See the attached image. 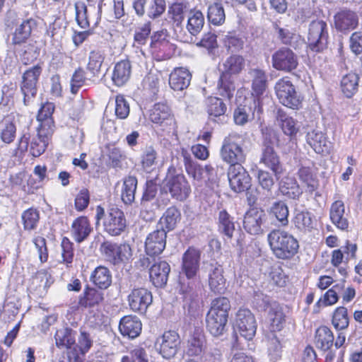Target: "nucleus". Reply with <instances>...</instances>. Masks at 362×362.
Returning <instances> with one entry per match:
<instances>
[{"label":"nucleus","mask_w":362,"mask_h":362,"mask_svg":"<svg viewBox=\"0 0 362 362\" xmlns=\"http://www.w3.org/2000/svg\"><path fill=\"white\" fill-rule=\"evenodd\" d=\"M191 78V74L187 69L176 68L170 74V86L174 90H182L189 86Z\"/></svg>","instance_id":"c85d7f7f"},{"label":"nucleus","mask_w":362,"mask_h":362,"mask_svg":"<svg viewBox=\"0 0 362 362\" xmlns=\"http://www.w3.org/2000/svg\"><path fill=\"white\" fill-rule=\"evenodd\" d=\"M218 91L221 95L230 99L235 91V85L230 79V76L221 74L218 83Z\"/></svg>","instance_id":"bf43d9fd"},{"label":"nucleus","mask_w":362,"mask_h":362,"mask_svg":"<svg viewBox=\"0 0 362 362\" xmlns=\"http://www.w3.org/2000/svg\"><path fill=\"white\" fill-rule=\"evenodd\" d=\"M248 76L252 83V95L257 98V100H254L255 110L252 112L254 115L255 111L257 114L261 112L259 98L263 95L267 88V76L264 71L257 68L250 69Z\"/></svg>","instance_id":"f8f14e48"},{"label":"nucleus","mask_w":362,"mask_h":362,"mask_svg":"<svg viewBox=\"0 0 362 362\" xmlns=\"http://www.w3.org/2000/svg\"><path fill=\"white\" fill-rule=\"evenodd\" d=\"M188 10L187 4L182 1H176L170 4L168 10V18L179 27L182 23Z\"/></svg>","instance_id":"37998d69"},{"label":"nucleus","mask_w":362,"mask_h":362,"mask_svg":"<svg viewBox=\"0 0 362 362\" xmlns=\"http://www.w3.org/2000/svg\"><path fill=\"white\" fill-rule=\"evenodd\" d=\"M275 90L277 98L284 105L292 109L300 107L303 98L288 78L279 80L275 85Z\"/></svg>","instance_id":"0eeeda50"},{"label":"nucleus","mask_w":362,"mask_h":362,"mask_svg":"<svg viewBox=\"0 0 362 362\" xmlns=\"http://www.w3.org/2000/svg\"><path fill=\"white\" fill-rule=\"evenodd\" d=\"M306 140L317 153L325 154L329 152L330 142L327 141L325 135L321 131L313 129L308 132Z\"/></svg>","instance_id":"bb28decb"},{"label":"nucleus","mask_w":362,"mask_h":362,"mask_svg":"<svg viewBox=\"0 0 362 362\" xmlns=\"http://www.w3.org/2000/svg\"><path fill=\"white\" fill-rule=\"evenodd\" d=\"M92 230L87 217L80 216L72 223L71 233L74 240L80 243L89 236Z\"/></svg>","instance_id":"c756f323"},{"label":"nucleus","mask_w":362,"mask_h":362,"mask_svg":"<svg viewBox=\"0 0 362 362\" xmlns=\"http://www.w3.org/2000/svg\"><path fill=\"white\" fill-rule=\"evenodd\" d=\"M272 64L277 70L289 72L297 67L298 57L291 49H281L273 54Z\"/></svg>","instance_id":"aec40b11"},{"label":"nucleus","mask_w":362,"mask_h":362,"mask_svg":"<svg viewBox=\"0 0 362 362\" xmlns=\"http://www.w3.org/2000/svg\"><path fill=\"white\" fill-rule=\"evenodd\" d=\"M141 327V322L137 317L127 315L121 319L119 329L123 336L134 339L140 334Z\"/></svg>","instance_id":"cd10ccee"},{"label":"nucleus","mask_w":362,"mask_h":362,"mask_svg":"<svg viewBox=\"0 0 362 362\" xmlns=\"http://www.w3.org/2000/svg\"><path fill=\"white\" fill-rule=\"evenodd\" d=\"M152 301L151 292L145 288H134L128 296L129 305L134 312L146 313Z\"/></svg>","instance_id":"f3484780"},{"label":"nucleus","mask_w":362,"mask_h":362,"mask_svg":"<svg viewBox=\"0 0 362 362\" xmlns=\"http://www.w3.org/2000/svg\"><path fill=\"white\" fill-rule=\"evenodd\" d=\"M121 362H148L146 350L140 346H136L122 356Z\"/></svg>","instance_id":"0e129e2a"},{"label":"nucleus","mask_w":362,"mask_h":362,"mask_svg":"<svg viewBox=\"0 0 362 362\" xmlns=\"http://www.w3.org/2000/svg\"><path fill=\"white\" fill-rule=\"evenodd\" d=\"M100 250L107 261L116 265L129 261L132 256V250L129 244L117 245L105 242L100 246Z\"/></svg>","instance_id":"9d476101"},{"label":"nucleus","mask_w":362,"mask_h":362,"mask_svg":"<svg viewBox=\"0 0 362 362\" xmlns=\"http://www.w3.org/2000/svg\"><path fill=\"white\" fill-rule=\"evenodd\" d=\"M163 189L169 192L172 198L177 201H185L191 193V187L182 174H171L169 173L164 181Z\"/></svg>","instance_id":"423d86ee"},{"label":"nucleus","mask_w":362,"mask_h":362,"mask_svg":"<svg viewBox=\"0 0 362 362\" xmlns=\"http://www.w3.org/2000/svg\"><path fill=\"white\" fill-rule=\"evenodd\" d=\"M42 68L40 64L27 69L22 76L21 91L23 95V103L28 105L34 98L37 91V83L42 74Z\"/></svg>","instance_id":"1a4fd4ad"},{"label":"nucleus","mask_w":362,"mask_h":362,"mask_svg":"<svg viewBox=\"0 0 362 362\" xmlns=\"http://www.w3.org/2000/svg\"><path fill=\"white\" fill-rule=\"evenodd\" d=\"M267 241L274 255L279 259H286L298 252V240L287 231L274 229L267 235Z\"/></svg>","instance_id":"f03ea898"},{"label":"nucleus","mask_w":362,"mask_h":362,"mask_svg":"<svg viewBox=\"0 0 362 362\" xmlns=\"http://www.w3.org/2000/svg\"><path fill=\"white\" fill-rule=\"evenodd\" d=\"M235 327L240 334L247 340H251L257 331V322L254 315L248 309H240L235 320Z\"/></svg>","instance_id":"9b49d317"},{"label":"nucleus","mask_w":362,"mask_h":362,"mask_svg":"<svg viewBox=\"0 0 362 362\" xmlns=\"http://www.w3.org/2000/svg\"><path fill=\"white\" fill-rule=\"evenodd\" d=\"M358 23L357 14L348 9H343L334 16V25L340 31H347L356 28Z\"/></svg>","instance_id":"b1692460"},{"label":"nucleus","mask_w":362,"mask_h":362,"mask_svg":"<svg viewBox=\"0 0 362 362\" xmlns=\"http://www.w3.org/2000/svg\"><path fill=\"white\" fill-rule=\"evenodd\" d=\"M37 26L36 21L33 18L24 20L18 25L13 33V42L21 44L24 42L31 35L33 29Z\"/></svg>","instance_id":"c9c22d12"},{"label":"nucleus","mask_w":362,"mask_h":362,"mask_svg":"<svg viewBox=\"0 0 362 362\" xmlns=\"http://www.w3.org/2000/svg\"><path fill=\"white\" fill-rule=\"evenodd\" d=\"M279 190L281 194L293 199H298L302 194V190L295 178L291 177H284L279 184Z\"/></svg>","instance_id":"4c0bfd02"},{"label":"nucleus","mask_w":362,"mask_h":362,"mask_svg":"<svg viewBox=\"0 0 362 362\" xmlns=\"http://www.w3.org/2000/svg\"><path fill=\"white\" fill-rule=\"evenodd\" d=\"M132 73V65L129 60L117 62L114 68L112 79L117 86L124 85L129 79Z\"/></svg>","instance_id":"72a5a7b5"},{"label":"nucleus","mask_w":362,"mask_h":362,"mask_svg":"<svg viewBox=\"0 0 362 362\" xmlns=\"http://www.w3.org/2000/svg\"><path fill=\"white\" fill-rule=\"evenodd\" d=\"M54 338L56 345L59 348H70L75 344V332L67 327L58 329Z\"/></svg>","instance_id":"5fc2aeb1"},{"label":"nucleus","mask_w":362,"mask_h":362,"mask_svg":"<svg viewBox=\"0 0 362 362\" xmlns=\"http://www.w3.org/2000/svg\"><path fill=\"white\" fill-rule=\"evenodd\" d=\"M185 169L187 175L197 181L202 180L204 177L203 168L196 161L193 160L187 151H182Z\"/></svg>","instance_id":"ea45409f"},{"label":"nucleus","mask_w":362,"mask_h":362,"mask_svg":"<svg viewBox=\"0 0 362 362\" xmlns=\"http://www.w3.org/2000/svg\"><path fill=\"white\" fill-rule=\"evenodd\" d=\"M270 212L281 223V226H285L288 224V209L284 202H274L271 207Z\"/></svg>","instance_id":"052dcab7"},{"label":"nucleus","mask_w":362,"mask_h":362,"mask_svg":"<svg viewBox=\"0 0 362 362\" xmlns=\"http://www.w3.org/2000/svg\"><path fill=\"white\" fill-rule=\"evenodd\" d=\"M54 110V105L52 103H45L38 112L37 120L40 122V128L42 131L47 130L49 132H54V120L52 114Z\"/></svg>","instance_id":"f704fd0d"},{"label":"nucleus","mask_w":362,"mask_h":362,"mask_svg":"<svg viewBox=\"0 0 362 362\" xmlns=\"http://www.w3.org/2000/svg\"><path fill=\"white\" fill-rule=\"evenodd\" d=\"M206 347L204 331L196 327L188 338L186 353L190 356H199L204 353Z\"/></svg>","instance_id":"5701e85b"},{"label":"nucleus","mask_w":362,"mask_h":362,"mask_svg":"<svg viewBox=\"0 0 362 362\" xmlns=\"http://www.w3.org/2000/svg\"><path fill=\"white\" fill-rule=\"evenodd\" d=\"M344 288V283L341 282L334 285L332 288L329 289L324 295L323 298H320L317 305H332L336 303L338 300V293L342 291Z\"/></svg>","instance_id":"680f3d73"},{"label":"nucleus","mask_w":362,"mask_h":362,"mask_svg":"<svg viewBox=\"0 0 362 362\" xmlns=\"http://www.w3.org/2000/svg\"><path fill=\"white\" fill-rule=\"evenodd\" d=\"M227 321L228 318L208 313L206 318L207 329L214 337L221 336L224 332Z\"/></svg>","instance_id":"a18cd8bd"},{"label":"nucleus","mask_w":362,"mask_h":362,"mask_svg":"<svg viewBox=\"0 0 362 362\" xmlns=\"http://www.w3.org/2000/svg\"><path fill=\"white\" fill-rule=\"evenodd\" d=\"M209 21L214 25H222L226 19L224 9L219 3H214L208 8Z\"/></svg>","instance_id":"4d7b16f0"},{"label":"nucleus","mask_w":362,"mask_h":362,"mask_svg":"<svg viewBox=\"0 0 362 362\" xmlns=\"http://www.w3.org/2000/svg\"><path fill=\"white\" fill-rule=\"evenodd\" d=\"M295 227L303 233L310 232L315 227V216L307 210L296 211L293 220Z\"/></svg>","instance_id":"2f4dec72"},{"label":"nucleus","mask_w":362,"mask_h":362,"mask_svg":"<svg viewBox=\"0 0 362 362\" xmlns=\"http://www.w3.org/2000/svg\"><path fill=\"white\" fill-rule=\"evenodd\" d=\"M180 212L176 207H169L160 218V225L168 231L172 230L180 221Z\"/></svg>","instance_id":"de8ad7c7"},{"label":"nucleus","mask_w":362,"mask_h":362,"mask_svg":"<svg viewBox=\"0 0 362 362\" xmlns=\"http://www.w3.org/2000/svg\"><path fill=\"white\" fill-rule=\"evenodd\" d=\"M129 104L124 97L119 95L115 98V115L117 118L124 119L129 115Z\"/></svg>","instance_id":"774afa93"},{"label":"nucleus","mask_w":362,"mask_h":362,"mask_svg":"<svg viewBox=\"0 0 362 362\" xmlns=\"http://www.w3.org/2000/svg\"><path fill=\"white\" fill-rule=\"evenodd\" d=\"M65 34V27L62 26L59 20L49 25L46 33V40L49 41L51 45L59 51L62 47V40Z\"/></svg>","instance_id":"473e14b6"},{"label":"nucleus","mask_w":362,"mask_h":362,"mask_svg":"<svg viewBox=\"0 0 362 362\" xmlns=\"http://www.w3.org/2000/svg\"><path fill=\"white\" fill-rule=\"evenodd\" d=\"M151 31V26L150 22H146L143 25L139 26L134 33V46L139 47L146 43L148 40L149 35Z\"/></svg>","instance_id":"69168bd1"},{"label":"nucleus","mask_w":362,"mask_h":362,"mask_svg":"<svg viewBox=\"0 0 362 362\" xmlns=\"http://www.w3.org/2000/svg\"><path fill=\"white\" fill-rule=\"evenodd\" d=\"M201 259V252L194 247H189L182 255V273L188 279H194L199 270Z\"/></svg>","instance_id":"a211bd4d"},{"label":"nucleus","mask_w":362,"mask_h":362,"mask_svg":"<svg viewBox=\"0 0 362 362\" xmlns=\"http://www.w3.org/2000/svg\"><path fill=\"white\" fill-rule=\"evenodd\" d=\"M329 216L332 223L337 228L342 230L348 228L349 222L345 215V207L342 201L337 200L332 204Z\"/></svg>","instance_id":"7c9ffc66"},{"label":"nucleus","mask_w":362,"mask_h":362,"mask_svg":"<svg viewBox=\"0 0 362 362\" xmlns=\"http://www.w3.org/2000/svg\"><path fill=\"white\" fill-rule=\"evenodd\" d=\"M90 280L100 289H106L111 285L112 275L107 267L100 266L93 271Z\"/></svg>","instance_id":"79ce46f5"},{"label":"nucleus","mask_w":362,"mask_h":362,"mask_svg":"<svg viewBox=\"0 0 362 362\" xmlns=\"http://www.w3.org/2000/svg\"><path fill=\"white\" fill-rule=\"evenodd\" d=\"M170 267L165 261L155 262L149 271L150 279L156 287H162L167 283Z\"/></svg>","instance_id":"a878e982"},{"label":"nucleus","mask_w":362,"mask_h":362,"mask_svg":"<svg viewBox=\"0 0 362 362\" xmlns=\"http://www.w3.org/2000/svg\"><path fill=\"white\" fill-rule=\"evenodd\" d=\"M260 163L270 169L278 180L283 173L279 157L272 146L270 140L266 137L263 142L262 153L259 160Z\"/></svg>","instance_id":"4468645a"},{"label":"nucleus","mask_w":362,"mask_h":362,"mask_svg":"<svg viewBox=\"0 0 362 362\" xmlns=\"http://www.w3.org/2000/svg\"><path fill=\"white\" fill-rule=\"evenodd\" d=\"M264 308L269 307L264 329V334L268 342L269 355L273 361L281 356V346L276 332L283 329L286 323V316L281 307L276 303H270L267 296L262 298Z\"/></svg>","instance_id":"f257e3e1"},{"label":"nucleus","mask_w":362,"mask_h":362,"mask_svg":"<svg viewBox=\"0 0 362 362\" xmlns=\"http://www.w3.org/2000/svg\"><path fill=\"white\" fill-rule=\"evenodd\" d=\"M332 324L337 329H343L349 325L347 310L344 307H339L336 309L332 317Z\"/></svg>","instance_id":"338daca9"},{"label":"nucleus","mask_w":362,"mask_h":362,"mask_svg":"<svg viewBox=\"0 0 362 362\" xmlns=\"http://www.w3.org/2000/svg\"><path fill=\"white\" fill-rule=\"evenodd\" d=\"M95 210L97 222H99L102 218L103 219L104 230L109 235L117 236L124 231L127 227V220L124 212L121 209L117 207H111L105 213L102 206H98Z\"/></svg>","instance_id":"7ed1b4c3"},{"label":"nucleus","mask_w":362,"mask_h":362,"mask_svg":"<svg viewBox=\"0 0 362 362\" xmlns=\"http://www.w3.org/2000/svg\"><path fill=\"white\" fill-rule=\"evenodd\" d=\"M308 41L309 47L314 52H320L327 47L328 42V28L325 21H313L308 29Z\"/></svg>","instance_id":"6e6552de"},{"label":"nucleus","mask_w":362,"mask_h":362,"mask_svg":"<svg viewBox=\"0 0 362 362\" xmlns=\"http://www.w3.org/2000/svg\"><path fill=\"white\" fill-rule=\"evenodd\" d=\"M358 79V76L355 73H349L342 78L341 90L347 98H351L357 91Z\"/></svg>","instance_id":"6e6d98bb"},{"label":"nucleus","mask_w":362,"mask_h":362,"mask_svg":"<svg viewBox=\"0 0 362 362\" xmlns=\"http://www.w3.org/2000/svg\"><path fill=\"white\" fill-rule=\"evenodd\" d=\"M18 115L11 113L6 115L0 122V138L5 144L13 142L16 136Z\"/></svg>","instance_id":"393cba45"},{"label":"nucleus","mask_w":362,"mask_h":362,"mask_svg":"<svg viewBox=\"0 0 362 362\" xmlns=\"http://www.w3.org/2000/svg\"><path fill=\"white\" fill-rule=\"evenodd\" d=\"M245 62L240 55H232L228 57L222 65V74L229 76L239 74L245 68Z\"/></svg>","instance_id":"58836bf2"},{"label":"nucleus","mask_w":362,"mask_h":362,"mask_svg":"<svg viewBox=\"0 0 362 362\" xmlns=\"http://www.w3.org/2000/svg\"><path fill=\"white\" fill-rule=\"evenodd\" d=\"M205 270L210 290L214 293H223L226 290V279L222 265L217 262H211L205 267Z\"/></svg>","instance_id":"2eb2a0df"},{"label":"nucleus","mask_w":362,"mask_h":362,"mask_svg":"<svg viewBox=\"0 0 362 362\" xmlns=\"http://www.w3.org/2000/svg\"><path fill=\"white\" fill-rule=\"evenodd\" d=\"M204 24V17L198 10L191 11L188 16L187 29L191 35H197L202 30Z\"/></svg>","instance_id":"8fccbe9b"},{"label":"nucleus","mask_w":362,"mask_h":362,"mask_svg":"<svg viewBox=\"0 0 362 362\" xmlns=\"http://www.w3.org/2000/svg\"><path fill=\"white\" fill-rule=\"evenodd\" d=\"M230 309L229 300L226 297H218L212 300L208 313L214 314L217 317L228 318Z\"/></svg>","instance_id":"864d4df0"},{"label":"nucleus","mask_w":362,"mask_h":362,"mask_svg":"<svg viewBox=\"0 0 362 362\" xmlns=\"http://www.w3.org/2000/svg\"><path fill=\"white\" fill-rule=\"evenodd\" d=\"M333 342L334 335L327 327L322 326L317 329L315 344L318 349L322 351H327L332 347Z\"/></svg>","instance_id":"a19ab883"},{"label":"nucleus","mask_w":362,"mask_h":362,"mask_svg":"<svg viewBox=\"0 0 362 362\" xmlns=\"http://www.w3.org/2000/svg\"><path fill=\"white\" fill-rule=\"evenodd\" d=\"M23 228L25 230H35L40 219L39 211L33 208H30L22 214L21 216Z\"/></svg>","instance_id":"13d9d810"},{"label":"nucleus","mask_w":362,"mask_h":362,"mask_svg":"<svg viewBox=\"0 0 362 362\" xmlns=\"http://www.w3.org/2000/svg\"><path fill=\"white\" fill-rule=\"evenodd\" d=\"M137 179L134 176H128L124 180L121 197L125 204H131L135 199Z\"/></svg>","instance_id":"49530a36"},{"label":"nucleus","mask_w":362,"mask_h":362,"mask_svg":"<svg viewBox=\"0 0 362 362\" xmlns=\"http://www.w3.org/2000/svg\"><path fill=\"white\" fill-rule=\"evenodd\" d=\"M167 232L164 228L149 233L145 241V251L149 256L159 255L166 245Z\"/></svg>","instance_id":"412c9836"},{"label":"nucleus","mask_w":362,"mask_h":362,"mask_svg":"<svg viewBox=\"0 0 362 362\" xmlns=\"http://www.w3.org/2000/svg\"><path fill=\"white\" fill-rule=\"evenodd\" d=\"M84 1H78L75 3L76 19L78 25L81 28H88L90 27L92 21V13H97L93 9L88 8Z\"/></svg>","instance_id":"e433bc0d"},{"label":"nucleus","mask_w":362,"mask_h":362,"mask_svg":"<svg viewBox=\"0 0 362 362\" xmlns=\"http://www.w3.org/2000/svg\"><path fill=\"white\" fill-rule=\"evenodd\" d=\"M218 230L228 238H231L235 230L234 218L225 209L219 211L218 218Z\"/></svg>","instance_id":"c03bdc74"},{"label":"nucleus","mask_w":362,"mask_h":362,"mask_svg":"<svg viewBox=\"0 0 362 362\" xmlns=\"http://www.w3.org/2000/svg\"><path fill=\"white\" fill-rule=\"evenodd\" d=\"M298 176L308 192L313 193L317 189V180L310 167H300L298 171Z\"/></svg>","instance_id":"3c124183"},{"label":"nucleus","mask_w":362,"mask_h":362,"mask_svg":"<svg viewBox=\"0 0 362 362\" xmlns=\"http://www.w3.org/2000/svg\"><path fill=\"white\" fill-rule=\"evenodd\" d=\"M149 119L153 123L162 127L163 129L174 124L170 108L163 103H158L153 105L150 110Z\"/></svg>","instance_id":"4be33fe9"},{"label":"nucleus","mask_w":362,"mask_h":362,"mask_svg":"<svg viewBox=\"0 0 362 362\" xmlns=\"http://www.w3.org/2000/svg\"><path fill=\"white\" fill-rule=\"evenodd\" d=\"M231 189L235 192H241L250 187V177L241 164L230 166L228 173Z\"/></svg>","instance_id":"dca6fc26"},{"label":"nucleus","mask_w":362,"mask_h":362,"mask_svg":"<svg viewBox=\"0 0 362 362\" xmlns=\"http://www.w3.org/2000/svg\"><path fill=\"white\" fill-rule=\"evenodd\" d=\"M266 221V214L262 209L252 208L248 210L243 220L245 230L251 235H259L263 233L262 224Z\"/></svg>","instance_id":"6ab92c4d"},{"label":"nucleus","mask_w":362,"mask_h":362,"mask_svg":"<svg viewBox=\"0 0 362 362\" xmlns=\"http://www.w3.org/2000/svg\"><path fill=\"white\" fill-rule=\"evenodd\" d=\"M244 141L242 136L237 133H231L223 141L220 151L221 159L230 164H241L245 160L246 153L243 148Z\"/></svg>","instance_id":"20e7f679"},{"label":"nucleus","mask_w":362,"mask_h":362,"mask_svg":"<svg viewBox=\"0 0 362 362\" xmlns=\"http://www.w3.org/2000/svg\"><path fill=\"white\" fill-rule=\"evenodd\" d=\"M226 105L221 99L216 97H210L207 100V112L210 116L219 117L224 115Z\"/></svg>","instance_id":"e2e57ef3"},{"label":"nucleus","mask_w":362,"mask_h":362,"mask_svg":"<svg viewBox=\"0 0 362 362\" xmlns=\"http://www.w3.org/2000/svg\"><path fill=\"white\" fill-rule=\"evenodd\" d=\"M278 120L284 133L290 136H295L299 130L300 126L298 122L292 117L281 112H279Z\"/></svg>","instance_id":"603ef678"},{"label":"nucleus","mask_w":362,"mask_h":362,"mask_svg":"<svg viewBox=\"0 0 362 362\" xmlns=\"http://www.w3.org/2000/svg\"><path fill=\"white\" fill-rule=\"evenodd\" d=\"M180 342V336L176 332L168 331L157 339L156 346L160 354L163 358L169 359L176 355Z\"/></svg>","instance_id":"ddd939ff"},{"label":"nucleus","mask_w":362,"mask_h":362,"mask_svg":"<svg viewBox=\"0 0 362 362\" xmlns=\"http://www.w3.org/2000/svg\"><path fill=\"white\" fill-rule=\"evenodd\" d=\"M142 169L146 173L152 172L158 164V153L153 146H147L141 156Z\"/></svg>","instance_id":"09e8293b"},{"label":"nucleus","mask_w":362,"mask_h":362,"mask_svg":"<svg viewBox=\"0 0 362 362\" xmlns=\"http://www.w3.org/2000/svg\"><path fill=\"white\" fill-rule=\"evenodd\" d=\"M42 128L38 127L37 134L30 139L28 134H24L19 139L17 150L21 153H24L28 150L30 144V153L34 157H38L42 154L53 134L49 131H42Z\"/></svg>","instance_id":"39448f33"}]
</instances>
